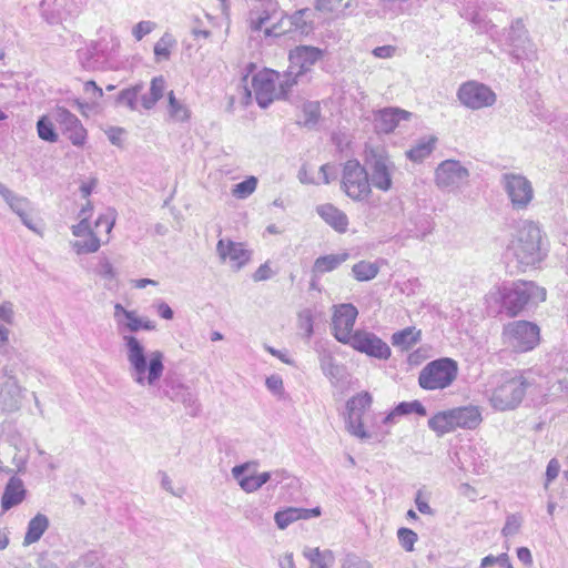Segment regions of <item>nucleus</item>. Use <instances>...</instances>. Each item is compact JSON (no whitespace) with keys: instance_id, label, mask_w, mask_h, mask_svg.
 I'll use <instances>...</instances> for the list:
<instances>
[{"instance_id":"41","label":"nucleus","mask_w":568,"mask_h":568,"mask_svg":"<svg viewBox=\"0 0 568 568\" xmlns=\"http://www.w3.org/2000/svg\"><path fill=\"white\" fill-rule=\"evenodd\" d=\"M142 88V84H135L133 87L121 90L115 99L116 104L125 105L132 111L136 110L138 98Z\"/></svg>"},{"instance_id":"20","label":"nucleus","mask_w":568,"mask_h":568,"mask_svg":"<svg viewBox=\"0 0 568 568\" xmlns=\"http://www.w3.org/2000/svg\"><path fill=\"white\" fill-rule=\"evenodd\" d=\"M469 176V171L456 160L443 161L435 171L438 187L453 190L458 187Z\"/></svg>"},{"instance_id":"31","label":"nucleus","mask_w":568,"mask_h":568,"mask_svg":"<svg viewBox=\"0 0 568 568\" xmlns=\"http://www.w3.org/2000/svg\"><path fill=\"white\" fill-rule=\"evenodd\" d=\"M49 518L41 513L32 517L27 526V531L23 538V545L29 546L40 540L42 535L49 528Z\"/></svg>"},{"instance_id":"5","label":"nucleus","mask_w":568,"mask_h":568,"mask_svg":"<svg viewBox=\"0 0 568 568\" xmlns=\"http://www.w3.org/2000/svg\"><path fill=\"white\" fill-rule=\"evenodd\" d=\"M372 403L373 397L366 390L357 393L351 397L346 402L345 406V426L352 436L361 440L373 439L376 443H381L389 434V430L369 432L364 427L363 417L364 414L371 408Z\"/></svg>"},{"instance_id":"16","label":"nucleus","mask_w":568,"mask_h":568,"mask_svg":"<svg viewBox=\"0 0 568 568\" xmlns=\"http://www.w3.org/2000/svg\"><path fill=\"white\" fill-rule=\"evenodd\" d=\"M346 345L379 361H386L392 355V349L386 342L375 333L365 329H355L354 337Z\"/></svg>"},{"instance_id":"37","label":"nucleus","mask_w":568,"mask_h":568,"mask_svg":"<svg viewBox=\"0 0 568 568\" xmlns=\"http://www.w3.org/2000/svg\"><path fill=\"white\" fill-rule=\"evenodd\" d=\"M420 339V331H415V327H406L392 335V344L400 347L404 351L412 348Z\"/></svg>"},{"instance_id":"53","label":"nucleus","mask_w":568,"mask_h":568,"mask_svg":"<svg viewBox=\"0 0 568 568\" xmlns=\"http://www.w3.org/2000/svg\"><path fill=\"white\" fill-rule=\"evenodd\" d=\"M341 568H372V565L355 554H347L342 561Z\"/></svg>"},{"instance_id":"1","label":"nucleus","mask_w":568,"mask_h":568,"mask_svg":"<svg viewBox=\"0 0 568 568\" xmlns=\"http://www.w3.org/2000/svg\"><path fill=\"white\" fill-rule=\"evenodd\" d=\"M128 314V321H119V334L122 335L129 363V374L140 386H155L164 373V354L161 351L148 352L142 342L133 335L141 329L154 331L155 323L139 317L136 312Z\"/></svg>"},{"instance_id":"2","label":"nucleus","mask_w":568,"mask_h":568,"mask_svg":"<svg viewBox=\"0 0 568 568\" xmlns=\"http://www.w3.org/2000/svg\"><path fill=\"white\" fill-rule=\"evenodd\" d=\"M546 290L531 281L503 282L493 286L485 295L486 312L489 316L505 314L514 318L546 300Z\"/></svg>"},{"instance_id":"43","label":"nucleus","mask_w":568,"mask_h":568,"mask_svg":"<svg viewBox=\"0 0 568 568\" xmlns=\"http://www.w3.org/2000/svg\"><path fill=\"white\" fill-rule=\"evenodd\" d=\"M301 508L288 507L283 510H278L274 515V520L280 529H285L292 523L302 519Z\"/></svg>"},{"instance_id":"27","label":"nucleus","mask_w":568,"mask_h":568,"mask_svg":"<svg viewBox=\"0 0 568 568\" xmlns=\"http://www.w3.org/2000/svg\"><path fill=\"white\" fill-rule=\"evenodd\" d=\"M216 252L222 260L229 257L236 263V268H242L250 260L251 252L244 247L242 243L229 240L226 243L223 239L216 244Z\"/></svg>"},{"instance_id":"6","label":"nucleus","mask_w":568,"mask_h":568,"mask_svg":"<svg viewBox=\"0 0 568 568\" xmlns=\"http://www.w3.org/2000/svg\"><path fill=\"white\" fill-rule=\"evenodd\" d=\"M503 51L509 55L513 63L523 67L525 61L537 59V49L529 39L521 19H515L510 27L504 30Z\"/></svg>"},{"instance_id":"8","label":"nucleus","mask_w":568,"mask_h":568,"mask_svg":"<svg viewBox=\"0 0 568 568\" xmlns=\"http://www.w3.org/2000/svg\"><path fill=\"white\" fill-rule=\"evenodd\" d=\"M501 338L504 344L516 353L534 349L540 341V328L529 321H514L504 325Z\"/></svg>"},{"instance_id":"39","label":"nucleus","mask_w":568,"mask_h":568,"mask_svg":"<svg viewBox=\"0 0 568 568\" xmlns=\"http://www.w3.org/2000/svg\"><path fill=\"white\" fill-rule=\"evenodd\" d=\"M379 272V265L377 262H368L362 260L353 265L352 273L356 281L367 282L377 276Z\"/></svg>"},{"instance_id":"10","label":"nucleus","mask_w":568,"mask_h":568,"mask_svg":"<svg viewBox=\"0 0 568 568\" xmlns=\"http://www.w3.org/2000/svg\"><path fill=\"white\" fill-rule=\"evenodd\" d=\"M342 189L352 200L362 202L372 193L368 171L358 160L352 159L344 163Z\"/></svg>"},{"instance_id":"3","label":"nucleus","mask_w":568,"mask_h":568,"mask_svg":"<svg viewBox=\"0 0 568 568\" xmlns=\"http://www.w3.org/2000/svg\"><path fill=\"white\" fill-rule=\"evenodd\" d=\"M508 250L524 266L535 265L540 262L545 253L542 251V234L539 225L532 221L523 222L516 237Z\"/></svg>"},{"instance_id":"45","label":"nucleus","mask_w":568,"mask_h":568,"mask_svg":"<svg viewBox=\"0 0 568 568\" xmlns=\"http://www.w3.org/2000/svg\"><path fill=\"white\" fill-rule=\"evenodd\" d=\"M175 44L172 34L165 32L154 45V55L160 60H168L171 55V48Z\"/></svg>"},{"instance_id":"40","label":"nucleus","mask_w":568,"mask_h":568,"mask_svg":"<svg viewBox=\"0 0 568 568\" xmlns=\"http://www.w3.org/2000/svg\"><path fill=\"white\" fill-rule=\"evenodd\" d=\"M304 74H297V70L291 69V65L283 74V79L278 81L276 85L277 90V100H288V94L291 89L297 84L298 78Z\"/></svg>"},{"instance_id":"33","label":"nucleus","mask_w":568,"mask_h":568,"mask_svg":"<svg viewBox=\"0 0 568 568\" xmlns=\"http://www.w3.org/2000/svg\"><path fill=\"white\" fill-rule=\"evenodd\" d=\"M428 427L434 430L437 436H443L455 430L452 410L438 412L428 419Z\"/></svg>"},{"instance_id":"7","label":"nucleus","mask_w":568,"mask_h":568,"mask_svg":"<svg viewBox=\"0 0 568 568\" xmlns=\"http://www.w3.org/2000/svg\"><path fill=\"white\" fill-rule=\"evenodd\" d=\"M458 374L457 362L442 357L427 363L419 372L418 384L423 389H444L453 384Z\"/></svg>"},{"instance_id":"18","label":"nucleus","mask_w":568,"mask_h":568,"mask_svg":"<svg viewBox=\"0 0 568 568\" xmlns=\"http://www.w3.org/2000/svg\"><path fill=\"white\" fill-rule=\"evenodd\" d=\"M87 0H42V17L50 24H58L69 17L77 16Z\"/></svg>"},{"instance_id":"49","label":"nucleus","mask_w":568,"mask_h":568,"mask_svg":"<svg viewBox=\"0 0 568 568\" xmlns=\"http://www.w3.org/2000/svg\"><path fill=\"white\" fill-rule=\"evenodd\" d=\"M300 327L304 331V335L307 339L314 334V320L311 310H303L298 314Z\"/></svg>"},{"instance_id":"51","label":"nucleus","mask_w":568,"mask_h":568,"mask_svg":"<svg viewBox=\"0 0 568 568\" xmlns=\"http://www.w3.org/2000/svg\"><path fill=\"white\" fill-rule=\"evenodd\" d=\"M74 568H103L99 562V556L95 551H89L81 556L74 564Z\"/></svg>"},{"instance_id":"61","label":"nucleus","mask_w":568,"mask_h":568,"mask_svg":"<svg viewBox=\"0 0 568 568\" xmlns=\"http://www.w3.org/2000/svg\"><path fill=\"white\" fill-rule=\"evenodd\" d=\"M164 89L165 80L162 75L152 79L150 92L153 95V98L158 99V101L163 97Z\"/></svg>"},{"instance_id":"26","label":"nucleus","mask_w":568,"mask_h":568,"mask_svg":"<svg viewBox=\"0 0 568 568\" xmlns=\"http://www.w3.org/2000/svg\"><path fill=\"white\" fill-rule=\"evenodd\" d=\"M248 464L236 465L232 468V475L237 480L240 487L246 493H254L272 478L270 473L246 475Z\"/></svg>"},{"instance_id":"34","label":"nucleus","mask_w":568,"mask_h":568,"mask_svg":"<svg viewBox=\"0 0 568 568\" xmlns=\"http://www.w3.org/2000/svg\"><path fill=\"white\" fill-rule=\"evenodd\" d=\"M304 557L310 561V568H329L334 562V556L331 550H320V548L306 547L303 550Z\"/></svg>"},{"instance_id":"9","label":"nucleus","mask_w":568,"mask_h":568,"mask_svg":"<svg viewBox=\"0 0 568 568\" xmlns=\"http://www.w3.org/2000/svg\"><path fill=\"white\" fill-rule=\"evenodd\" d=\"M365 166L368 171L371 186L383 192H388L392 189L395 165L384 149L366 150Z\"/></svg>"},{"instance_id":"63","label":"nucleus","mask_w":568,"mask_h":568,"mask_svg":"<svg viewBox=\"0 0 568 568\" xmlns=\"http://www.w3.org/2000/svg\"><path fill=\"white\" fill-rule=\"evenodd\" d=\"M273 276V272L270 267L268 262H265L258 266V268L253 273L252 278L254 282L267 281Z\"/></svg>"},{"instance_id":"56","label":"nucleus","mask_w":568,"mask_h":568,"mask_svg":"<svg viewBox=\"0 0 568 568\" xmlns=\"http://www.w3.org/2000/svg\"><path fill=\"white\" fill-rule=\"evenodd\" d=\"M155 27V23L152 22V21H140L139 23H136L134 27H133V30H132V34L133 37L140 41L142 40L145 36H148L149 33H151L153 31Z\"/></svg>"},{"instance_id":"47","label":"nucleus","mask_w":568,"mask_h":568,"mask_svg":"<svg viewBox=\"0 0 568 568\" xmlns=\"http://www.w3.org/2000/svg\"><path fill=\"white\" fill-rule=\"evenodd\" d=\"M256 186L257 179L255 176H248L234 185L233 195L237 199H246L255 191Z\"/></svg>"},{"instance_id":"19","label":"nucleus","mask_w":568,"mask_h":568,"mask_svg":"<svg viewBox=\"0 0 568 568\" xmlns=\"http://www.w3.org/2000/svg\"><path fill=\"white\" fill-rule=\"evenodd\" d=\"M17 363L4 365L3 375L8 378L0 388V405L8 413L17 412L21 406L22 392L24 390L16 379Z\"/></svg>"},{"instance_id":"25","label":"nucleus","mask_w":568,"mask_h":568,"mask_svg":"<svg viewBox=\"0 0 568 568\" xmlns=\"http://www.w3.org/2000/svg\"><path fill=\"white\" fill-rule=\"evenodd\" d=\"M27 493L23 480L18 476H11L1 496V511L7 513L19 506L26 499Z\"/></svg>"},{"instance_id":"57","label":"nucleus","mask_w":568,"mask_h":568,"mask_svg":"<svg viewBox=\"0 0 568 568\" xmlns=\"http://www.w3.org/2000/svg\"><path fill=\"white\" fill-rule=\"evenodd\" d=\"M105 134L111 144L123 148V135L125 134V130L121 126H110L105 130Z\"/></svg>"},{"instance_id":"64","label":"nucleus","mask_w":568,"mask_h":568,"mask_svg":"<svg viewBox=\"0 0 568 568\" xmlns=\"http://www.w3.org/2000/svg\"><path fill=\"white\" fill-rule=\"evenodd\" d=\"M560 471V464L556 458H551L546 468V483L545 487H548V484L557 478Z\"/></svg>"},{"instance_id":"21","label":"nucleus","mask_w":568,"mask_h":568,"mask_svg":"<svg viewBox=\"0 0 568 568\" xmlns=\"http://www.w3.org/2000/svg\"><path fill=\"white\" fill-rule=\"evenodd\" d=\"M277 72L265 70L253 74L252 87L255 93V100L260 108L266 109L274 100H277V90L275 83Z\"/></svg>"},{"instance_id":"17","label":"nucleus","mask_w":568,"mask_h":568,"mask_svg":"<svg viewBox=\"0 0 568 568\" xmlns=\"http://www.w3.org/2000/svg\"><path fill=\"white\" fill-rule=\"evenodd\" d=\"M358 315L357 308L345 303L335 307L332 317V334L342 344L346 345L354 337V325Z\"/></svg>"},{"instance_id":"55","label":"nucleus","mask_w":568,"mask_h":568,"mask_svg":"<svg viewBox=\"0 0 568 568\" xmlns=\"http://www.w3.org/2000/svg\"><path fill=\"white\" fill-rule=\"evenodd\" d=\"M97 274L100 275L104 280H114L115 278V270L111 262L108 258L100 260L97 270Z\"/></svg>"},{"instance_id":"50","label":"nucleus","mask_w":568,"mask_h":568,"mask_svg":"<svg viewBox=\"0 0 568 568\" xmlns=\"http://www.w3.org/2000/svg\"><path fill=\"white\" fill-rule=\"evenodd\" d=\"M521 527V517L519 515H508L506 523L501 529L504 537H511L516 535Z\"/></svg>"},{"instance_id":"12","label":"nucleus","mask_w":568,"mask_h":568,"mask_svg":"<svg viewBox=\"0 0 568 568\" xmlns=\"http://www.w3.org/2000/svg\"><path fill=\"white\" fill-rule=\"evenodd\" d=\"M315 13L310 8L296 10L292 14H286L280 23L273 24L264 30L266 37H280L284 33H294L298 36H308L314 31Z\"/></svg>"},{"instance_id":"23","label":"nucleus","mask_w":568,"mask_h":568,"mask_svg":"<svg viewBox=\"0 0 568 568\" xmlns=\"http://www.w3.org/2000/svg\"><path fill=\"white\" fill-rule=\"evenodd\" d=\"M412 113L400 108L387 106L374 112V129L381 134H389L395 131L399 122L409 120Z\"/></svg>"},{"instance_id":"14","label":"nucleus","mask_w":568,"mask_h":568,"mask_svg":"<svg viewBox=\"0 0 568 568\" xmlns=\"http://www.w3.org/2000/svg\"><path fill=\"white\" fill-rule=\"evenodd\" d=\"M52 119L59 125L61 133L75 148H83L88 141V130L81 120L64 106L57 105L51 111Z\"/></svg>"},{"instance_id":"24","label":"nucleus","mask_w":568,"mask_h":568,"mask_svg":"<svg viewBox=\"0 0 568 568\" xmlns=\"http://www.w3.org/2000/svg\"><path fill=\"white\" fill-rule=\"evenodd\" d=\"M323 55L324 51L317 47L297 45L288 54L291 69L297 70V74L305 75Z\"/></svg>"},{"instance_id":"22","label":"nucleus","mask_w":568,"mask_h":568,"mask_svg":"<svg viewBox=\"0 0 568 568\" xmlns=\"http://www.w3.org/2000/svg\"><path fill=\"white\" fill-rule=\"evenodd\" d=\"M78 59L87 71L104 70L109 59L108 44L102 41H91L85 48L78 50Z\"/></svg>"},{"instance_id":"59","label":"nucleus","mask_w":568,"mask_h":568,"mask_svg":"<svg viewBox=\"0 0 568 568\" xmlns=\"http://www.w3.org/2000/svg\"><path fill=\"white\" fill-rule=\"evenodd\" d=\"M343 0H315V10L320 12L334 13L341 7Z\"/></svg>"},{"instance_id":"36","label":"nucleus","mask_w":568,"mask_h":568,"mask_svg":"<svg viewBox=\"0 0 568 568\" xmlns=\"http://www.w3.org/2000/svg\"><path fill=\"white\" fill-rule=\"evenodd\" d=\"M54 120L52 119V115L43 114L41 115L36 124L37 133L39 139H41L44 142L49 143H55L59 141V134L57 132V129L54 126Z\"/></svg>"},{"instance_id":"58","label":"nucleus","mask_w":568,"mask_h":568,"mask_svg":"<svg viewBox=\"0 0 568 568\" xmlns=\"http://www.w3.org/2000/svg\"><path fill=\"white\" fill-rule=\"evenodd\" d=\"M253 12L257 13L258 16H267L268 21L274 18L278 11L277 2H274L272 0H267L261 3V7L252 10Z\"/></svg>"},{"instance_id":"11","label":"nucleus","mask_w":568,"mask_h":568,"mask_svg":"<svg viewBox=\"0 0 568 568\" xmlns=\"http://www.w3.org/2000/svg\"><path fill=\"white\" fill-rule=\"evenodd\" d=\"M158 396L174 403H181L192 417H196L201 413V404L196 393L178 377L166 375L158 389Z\"/></svg>"},{"instance_id":"29","label":"nucleus","mask_w":568,"mask_h":568,"mask_svg":"<svg viewBox=\"0 0 568 568\" xmlns=\"http://www.w3.org/2000/svg\"><path fill=\"white\" fill-rule=\"evenodd\" d=\"M317 214L336 232L345 233L348 226L347 215L331 203L316 207Z\"/></svg>"},{"instance_id":"62","label":"nucleus","mask_w":568,"mask_h":568,"mask_svg":"<svg viewBox=\"0 0 568 568\" xmlns=\"http://www.w3.org/2000/svg\"><path fill=\"white\" fill-rule=\"evenodd\" d=\"M10 209L20 217L29 210V201L26 197L17 196L10 204Z\"/></svg>"},{"instance_id":"60","label":"nucleus","mask_w":568,"mask_h":568,"mask_svg":"<svg viewBox=\"0 0 568 568\" xmlns=\"http://www.w3.org/2000/svg\"><path fill=\"white\" fill-rule=\"evenodd\" d=\"M265 385L267 389L275 395H282L284 393L283 379L277 374L266 377Z\"/></svg>"},{"instance_id":"13","label":"nucleus","mask_w":568,"mask_h":568,"mask_svg":"<svg viewBox=\"0 0 568 568\" xmlns=\"http://www.w3.org/2000/svg\"><path fill=\"white\" fill-rule=\"evenodd\" d=\"M500 184L516 211L526 210L534 199L531 182L521 174L504 173Z\"/></svg>"},{"instance_id":"46","label":"nucleus","mask_w":568,"mask_h":568,"mask_svg":"<svg viewBox=\"0 0 568 568\" xmlns=\"http://www.w3.org/2000/svg\"><path fill=\"white\" fill-rule=\"evenodd\" d=\"M101 246L100 239L94 234V232H90V235L85 240L75 241L73 243V248L78 254H89L99 251Z\"/></svg>"},{"instance_id":"52","label":"nucleus","mask_w":568,"mask_h":568,"mask_svg":"<svg viewBox=\"0 0 568 568\" xmlns=\"http://www.w3.org/2000/svg\"><path fill=\"white\" fill-rule=\"evenodd\" d=\"M469 21L479 30L483 32H489L491 29H494L496 26L491 23L490 20L487 19V17L478 11H474L470 13Z\"/></svg>"},{"instance_id":"38","label":"nucleus","mask_w":568,"mask_h":568,"mask_svg":"<svg viewBox=\"0 0 568 568\" xmlns=\"http://www.w3.org/2000/svg\"><path fill=\"white\" fill-rule=\"evenodd\" d=\"M302 119L297 124L307 129H313L317 125L321 118V106L317 101H307L302 108Z\"/></svg>"},{"instance_id":"54","label":"nucleus","mask_w":568,"mask_h":568,"mask_svg":"<svg viewBox=\"0 0 568 568\" xmlns=\"http://www.w3.org/2000/svg\"><path fill=\"white\" fill-rule=\"evenodd\" d=\"M415 225L416 231L413 236L417 239H424L427 234L432 233L433 231L432 222L424 215L417 216Z\"/></svg>"},{"instance_id":"42","label":"nucleus","mask_w":568,"mask_h":568,"mask_svg":"<svg viewBox=\"0 0 568 568\" xmlns=\"http://www.w3.org/2000/svg\"><path fill=\"white\" fill-rule=\"evenodd\" d=\"M168 111L170 116L175 121H186L190 118L189 109L182 104L173 91L168 93Z\"/></svg>"},{"instance_id":"32","label":"nucleus","mask_w":568,"mask_h":568,"mask_svg":"<svg viewBox=\"0 0 568 568\" xmlns=\"http://www.w3.org/2000/svg\"><path fill=\"white\" fill-rule=\"evenodd\" d=\"M437 142L436 136L422 138L417 143L406 151V158L415 163L423 162L428 158L435 149Z\"/></svg>"},{"instance_id":"30","label":"nucleus","mask_w":568,"mask_h":568,"mask_svg":"<svg viewBox=\"0 0 568 568\" xmlns=\"http://www.w3.org/2000/svg\"><path fill=\"white\" fill-rule=\"evenodd\" d=\"M349 258V254L347 252H343L339 254H328L318 256L313 264L312 274L313 277H317L325 273L332 272L338 268L344 262Z\"/></svg>"},{"instance_id":"35","label":"nucleus","mask_w":568,"mask_h":568,"mask_svg":"<svg viewBox=\"0 0 568 568\" xmlns=\"http://www.w3.org/2000/svg\"><path fill=\"white\" fill-rule=\"evenodd\" d=\"M320 366L323 374L333 383L343 378L344 366L339 365L331 353L321 354Z\"/></svg>"},{"instance_id":"15","label":"nucleus","mask_w":568,"mask_h":568,"mask_svg":"<svg viewBox=\"0 0 568 568\" xmlns=\"http://www.w3.org/2000/svg\"><path fill=\"white\" fill-rule=\"evenodd\" d=\"M459 102L470 109L479 110L495 104L496 93L486 84L477 81L463 83L457 91Z\"/></svg>"},{"instance_id":"28","label":"nucleus","mask_w":568,"mask_h":568,"mask_svg":"<svg viewBox=\"0 0 568 568\" xmlns=\"http://www.w3.org/2000/svg\"><path fill=\"white\" fill-rule=\"evenodd\" d=\"M450 410L455 429L457 427L464 429H475L483 420L481 413L477 406H462Z\"/></svg>"},{"instance_id":"44","label":"nucleus","mask_w":568,"mask_h":568,"mask_svg":"<svg viewBox=\"0 0 568 568\" xmlns=\"http://www.w3.org/2000/svg\"><path fill=\"white\" fill-rule=\"evenodd\" d=\"M393 409L398 417L406 416L413 413L418 416L427 415L426 407L417 399L412 402H400Z\"/></svg>"},{"instance_id":"48","label":"nucleus","mask_w":568,"mask_h":568,"mask_svg":"<svg viewBox=\"0 0 568 568\" xmlns=\"http://www.w3.org/2000/svg\"><path fill=\"white\" fill-rule=\"evenodd\" d=\"M397 538L403 549H405L406 551H413L414 545L417 541L418 536L413 529L400 527L397 530Z\"/></svg>"},{"instance_id":"4","label":"nucleus","mask_w":568,"mask_h":568,"mask_svg":"<svg viewBox=\"0 0 568 568\" xmlns=\"http://www.w3.org/2000/svg\"><path fill=\"white\" fill-rule=\"evenodd\" d=\"M530 386H532V382L525 378L523 374L505 372L491 392L490 405L501 412L515 409L523 402Z\"/></svg>"}]
</instances>
